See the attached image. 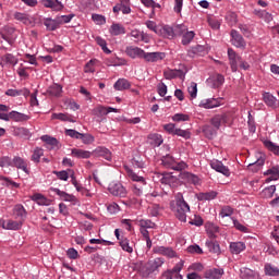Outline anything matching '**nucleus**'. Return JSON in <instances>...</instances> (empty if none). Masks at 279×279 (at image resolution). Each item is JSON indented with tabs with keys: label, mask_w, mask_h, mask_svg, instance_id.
<instances>
[{
	"label": "nucleus",
	"mask_w": 279,
	"mask_h": 279,
	"mask_svg": "<svg viewBox=\"0 0 279 279\" xmlns=\"http://www.w3.org/2000/svg\"><path fill=\"white\" fill-rule=\"evenodd\" d=\"M223 276V268H209L205 270L204 278L220 279Z\"/></svg>",
	"instance_id": "4468645a"
},
{
	"label": "nucleus",
	"mask_w": 279,
	"mask_h": 279,
	"mask_svg": "<svg viewBox=\"0 0 279 279\" xmlns=\"http://www.w3.org/2000/svg\"><path fill=\"white\" fill-rule=\"evenodd\" d=\"M125 53L126 56H129V58H132V60H136V58H140V60H144L145 58V50L136 46H128L125 48Z\"/></svg>",
	"instance_id": "423d86ee"
},
{
	"label": "nucleus",
	"mask_w": 279,
	"mask_h": 279,
	"mask_svg": "<svg viewBox=\"0 0 279 279\" xmlns=\"http://www.w3.org/2000/svg\"><path fill=\"white\" fill-rule=\"evenodd\" d=\"M1 62L2 64H12L13 66H16V64H19V59L12 53H7L1 57Z\"/></svg>",
	"instance_id": "e433bc0d"
},
{
	"label": "nucleus",
	"mask_w": 279,
	"mask_h": 279,
	"mask_svg": "<svg viewBox=\"0 0 279 279\" xmlns=\"http://www.w3.org/2000/svg\"><path fill=\"white\" fill-rule=\"evenodd\" d=\"M240 278L241 279H260V276L258 275V272L247 267H243L240 269Z\"/></svg>",
	"instance_id": "f3484780"
},
{
	"label": "nucleus",
	"mask_w": 279,
	"mask_h": 279,
	"mask_svg": "<svg viewBox=\"0 0 279 279\" xmlns=\"http://www.w3.org/2000/svg\"><path fill=\"white\" fill-rule=\"evenodd\" d=\"M92 19L96 25H106V16L101 14H93Z\"/></svg>",
	"instance_id": "680f3d73"
},
{
	"label": "nucleus",
	"mask_w": 279,
	"mask_h": 279,
	"mask_svg": "<svg viewBox=\"0 0 279 279\" xmlns=\"http://www.w3.org/2000/svg\"><path fill=\"white\" fill-rule=\"evenodd\" d=\"M193 38H195V32L190 31L186 32L183 36H182V45H191V41L193 40Z\"/></svg>",
	"instance_id": "6e6d98bb"
},
{
	"label": "nucleus",
	"mask_w": 279,
	"mask_h": 279,
	"mask_svg": "<svg viewBox=\"0 0 279 279\" xmlns=\"http://www.w3.org/2000/svg\"><path fill=\"white\" fill-rule=\"evenodd\" d=\"M14 32H16V29H14V27L4 26V27L0 31V36H1V38H3V40H5V41L9 43L10 45H12V39L10 38V36H12V35L14 34Z\"/></svg>",
	"instance_id": "393cba45"
},
{
	"label": "nucleus",
	"mask_w": 279,
	"mask_h": 279,
	"mask_svg": "<svg viewBox=\"0 0 279 279\" xmlns=\"http://www.w3.org/2000/svg\"><path fill=\"white\" fill-rule=\"evenodd\" d=\"M51 119H58L59 121H69L70 123H75V120L71 119V116L66 113H52Z\"/></svg>",
	"instance_id": "3c124183"
},
{
	"label": "nucleus",
	"mask_w": 279,
	"mask_h": 279,
	"mask_svg": "<svg viewBox=\"0 0 279 279\" xmlns=\"http://www.w3.org/2000/svg\"><path fill=\"white\" fill-rule=\"evenodd\" d=\"M43 156H45V150L40 147H36L33 151V155L31 157V160H33V162H40V158H43Z\"/></svg>",
	"instance_id": "a18cd8bd"
},
{
	"label": "nucleus",
	"mask_w": 279,
	"mask_h": 279,
	"mask_svg": "<svg viewBox=\"0 0 279 279\" xmlns=\"http://www.w3.org/2000/svg\"><path fill=\"white\" fill-rule=\"evenodd\" d=\"M40 140L46 144V145H50L51 149H56V147H58L59 143L58 138L49 136V135H43L40 137Z\"/></svg>",
	"instance_id": "ea45409f"
},
{
	"label": "nucleus",
	"mask_w": 279,
	"mask_h": 279,
	"mask_svg": "<svg viewBox=\"0 0 279 279\" xmlns=\"http://www.w3.org/2000/svg\"><path fill=\"white\" fill-rule=\"evenodd\" d=\"M171 210L179 221L186 223V213H191V206L184 201L182 193L175 195V203H171Z\"/></svg>",
	"instance_id": "f257e3e1"
},
{
	"label": "nucleus",
	"mask_w": 279,
	"mask_h": 279,
	"mask_svg": "<svg viewBox=\"0 0 279 279\" xmlns=\"http://www.w3.org/2000/svg\"><path fill=\"white\" fill-rule=\"evenodd\" d=\"M109 32L111 36H121L122 34H125V27L121 24H112Z\"/></svg>",
	"instance_id": "79ce46f5"
},
{
	"label": "nucleus",
	"mask_w": 279,
	"mask_h": 279,
	"mask_svg": "<svg viewBox=\"0 0 279 279\" xmlns=\"http://www.w3.org/2000/svg\"><path fill=\"white\" fill-rule=\"evenodd\" d=\"M187 252L189 254H204V251L197 244L190 245Z\"/></svg>",
	"instance_id": "338daca9"
},
{
	"label": "nucleus",
	"mask_w": 279,
	"mask_h": 279,
	"mask_svg": "<svg viewBox=\"0 0 279 279\" xmlns=\"http://www.w3.org/2000/svg\"><path fill=\"white\" fill-rule=\"evenodd\" d=\"M153 252L154 254H161V256H167L168 258H178V253L172 247L155 246Z\"/></svg>",
	"instance_id": "1a4fd4ad"
},
{
	"label": "nucleus",
	"mask_w": 279,
	"mask_h": 279,
	"mask_svg": "<svg viewBox=\"0 0 279 279\" xmlns=\"http://www.w3.org/2000/svg\"><path fill=\"white\" fill-rule=\"evenodd\" d=\"M158 178H160V182L161 184H169V186H171V184H173V182H175V178L171 174V173H161L158 174Z\"/></svg>",
	"instance_id": "a19ab883"
},
{
	"label": "nucleus",
	"mask_w": 279,
	"mask_h": 279,
	"mask_svg": "<svg viewBox=\"0 0 279 279\" xmlns=\"http://www.w3.org/2000/svg\"><path fill=\"white\" fill-rule=\"evenodd\" d=\"M50 191L59 195L63 202H75V196L73 194H69L64 191H60L58 187H51Z\"/></svg>",
	"instance_id": "a878e982"
},
{
	"label": "nucleus",
	"mask_w": 279,
	"mask_h": 279,
	"mask_svg": "<svg viewBox=\"0 0 279 279\" xmlns=\"http://www.w3.org/2000/svg\"><path fill=\"white\" fill-rule=\"evenodd\" d=\"M205 245L210 254H217V256L221 254V246L219 245V242L215 240H207Z\"/></svg>",
	"instance_id": "412c9836"
},
{
	"label": "nucleus",
	"mask_w": 279,
	"mask_h": 279,
	"mask_svg": "<svg viewBox=\"0 0 279 279\" xmlns=\"http://www.w3.org/2000/svg\"><path fill=\"white\" fill-rule=\"evenodd\" d=\"M108 191L109 193H111V195H114V197H125V195H128V190H125L123 184H121L120 182L110 183Z\"/></svg>",
	"instance_id": "20e7f679"
},
{
	"label": "nucleus",
	"mask_w": 279,
	"mask_h": 279,
	"mask_svg": "<svg viewBox=\"0 0 279 279\" xmlns=\"http://www.w3.org/2000/svg\"><path fill=\"white\" fill-rule=\"evenodd\" d=\"M210 167L218 173H222V175H226V178H230V169L228 167L223 166V162H221L219 160H213L210 162Z\"/></svg>",
	"instance_id": "f8f14e48"
},
{
	"label": "nucleus",
	"mask_w": 279,
	"mask_h": 279,
	"mask_svg": "<svg viewBox=\"0 0 279 279\" xmlns=\"http://www.w3.org/2000/svg\"><path fill=\"white\" fill-rule=\"evenodd\" d=\"M23 227V220L16 221V220H8L7 222V230H21Z\"/></svg>",
	"instance_id": "09e8293b"
},
{
	"label": "nucleus",
	"mask_w": 279,
	"mask_h": 279,
	"mask_svg": "<svg viewBox=\"0 0 279 279\" xmlns=\"http://www.w3.org/2000/svg\"><path fill=\"white\" fill-rule=\"evenodd\" d=\"M80 141H82L84 145H93V143H95V136L89 133H81Z\"/></svg>",
	"instance_id": "8fccbe9b"
},
{
	"label": "nucleus",
	"mask_w": 279,
	"mask_h": 279,
	"mask_svg": "<svg viewBox=\"0 0 279 279\" xmlns=\"http://www.w3.org/2000/svg\"><path fill=\"white\" fill-rule=\"evenodd\" d=\"M203 134L208 138L209 141H213L215 136H217V132H219L215 126L210 124H205L202 128Z\"/></svg>",
	"instance_id": "6ab92c4d"
},
{
	"label": "nucleus",
	"mask_w": 279,
	"mask_h": 279,
	"mask_svg": "<svg viewBox=\"0 0 279 279\" xmlns=\"http://www.w3.org/2000/svg\"><path fill=\"white\" fill-rule=\"evenodd\" d=\"M274 193H276V185H270L268 187H265L263 191V195L268 198L274 197Z\"/></svg>",
	"instance_id": "0e129e2a"
},
{
	"label": "nucleus",
	"mask_w": 279,
	"mask_h": 279,
	"mask_svg": "<svg viewBox=\"0 0 279 279\" xmlns=\"http://www.w3.org/2000/svg\"><path fill=\"white\" fill-rule=\"evenodd\" d=\"M72 156H74V158L87 159L93 156V153L88 150L80 149V148H73Z\"/></svg>",
	"instance_id": "c756f323"
},
{
	"label": "nucleus",
	"mask_w": 279,
	"mask_h": 279,
	"mask_svg": "<svg viewBox=\"0 0 279 279\" xmlns=\"http://www.w3.org/2000/svg\"><path fill=\"white\" fill-rule=\"evenodd\" d=\"M221 106L220 98H208L199 102V108H205V110H210L213 108H219Z\"/></svg>",
	"instance_id": "9d476101"
},
{
	"label": "nucleus",
	"mask_w": 279,
	"mask_h": 279,
	"mask_svg": "<svg viewBox=\"0 0 279 279\" xmlns=\"http://www.w3.org/2000/svg\"><path fill=\"white\" fill-rule=\"evenodd\" d=\"M234 214V209L230 206H223L220 210L219 216L222 219H226V217H232V215Z\"/></svg>",
	"instance_id": "5fc2aeb1"
},
{
	"label": "nucleus",
	"mask_w": 279,
	"mask_h": 279,
	"mask_svg": "<svg viewBox=\"0 0 279 279\" xmlns=\"http://www.w3.org/2000/svg\"><path fill=\"white\" fill-rule=\"evenodd\" d=\"M181 180H185L186 182H190L191 184H199V177L195 175L191 172L181 173Z\"/></svg>",
	"instance_id": "72a5a7b5"
},
{
	"label": "nucleus",
	"mask_w": 279,
	"mask_h": 279,
	"mask_svg": "<svg viewBox=\"0 0 279 279\" xmlns=\"http://www.w3.org/2000/svg\"><path fill=\"white\" fill-rule=\"evenodd\" d=\"M264 272L265 276L277 278L279 276V268L271 265L270 263H267L264 265Z\"/></svg>",
	"instance_id": "cd10ccee"
},
{
	"label": "nucleus",
	"mask_w": 279,
	"mask_h": 279,
	"mask_svg": "<svg viewBox=\"0 0 279 279\" xmlns=\"http://www.w3.org/2000/svg\"><path fill=\"white\" fill-rule=\"evenodd\" d=\"M187 93L192 97V99H195L197 97V83L192 82L191 86L187 88Z\"/></svg>",
	"instance_id": "69168bd1"
},
{
	"label": "nucleus",
	"mask_w": 279,
	"mask_h": 279,
	"mask_svg": "<svg viewBox=\"0 0 279 279\" xmlns=\"http://www.w3.org/2000/svg\"><path fill=\"white\" fill-rule=\"evenodd\" d=\"M10 119L16 122L29 121V116L21 113L19 111H11Z\"/></svg>",
	"instance_id": "473e14b6"
},
{
	"label": "nucleus",
	"mask_w": 279,
	"mask_h": 279,
	"mask_svg": "<svg viewBox=\"0 0 279 279\" xmlns=\"http://www.w3.org/2000/svg\"><path fill=\"white\" fill-rule=\"evenodd\" d=\"M92 156L95 158H104L105 160H112V153L110 149L104 147V146H98L95 150L92 151Z\"/></svg>",
	"instance_id": "0eeeda50"
},
{
	"label": "nucleus",
	"mask_w": 279,
	"mask_h": 279,
	"mask_svg": "<svg viewBox=\"0 0 279 279\" xmlns=\"http://www.w3.org/2000/svg\"><path fill=\"white\" fill-rule=\"evenodd\" d=\"M229 247L231 254H241V252H245V244L243 242H231Z\"/></svg>",
	"instance_id": "2f4dec72"
},
{
	"label": "nucleus",
	"mask_w": 279,
	"mask_h": 279,
	"mask_svg": "<svg viewBox=\"0 0 279 279\" xmlns=\"http://www.w3.org/2000/svg\"><path fill=\"white\" fill-rule=\"evenodd\" d=\"M228 58L232 73H236V71H239V64L243 59L241 58V56L236 54V52L232 48L228 49Z\"/></svg>",
	"instance_id": "7ed1b4c3"
},
{
	"label": "nucleus",
	"mask_w": 279,
	"mask_h": 279,
	"mask_svg": "<svg viewBox=\"0 0 279 279\" xmlns=\"http://www.w3.org/2000/svg\"><path fill=\"white\" fill-rule=\"evenodd\" d=\"M44 25L47 27L49 32H56V29H58V27L62 25V21L58 20V17L56 20L48 17L44 21Z\"/></svg>",
	"instance_id": "aec40b11"
},
{
	"label": "nucleus",
	"mask_w": 279,
	"mask_h": 279,
	"mask_svg": "<svg viewBox=\"0 0 279 279\" xmlns=\"http://www.w3.org/2000/svg\"><path fill=\"white\" fill-rule=\"evenodd\" d=\"M264 145L266 149H268L269 151H272V154H275L276 156L279 155V146L276 145L274 142L265 141Z\"/></svg>",
	"instance_id": "603ef678"
},
{
	"label": "nucleus",
	"mask_w": 279,
	"mask_h": 279,
	"mask_svg": "<svg viewBox=\"0 0 279 279\" xmlns=\"http://www.w3.org/2000/svg\"><path fill=\"white\" fill-rule=\"evenodd\" d=\"M13 216L23 222L25 221V219H27V210H25V207L23 205L17 204L13 208Z\"/></svg>",
	"instance_id": "2eb2a0df"
},
{
	"label": "nucleus",
	"mask_w": 279,
	"mask_h": 279,
	"mask_svg": "<svg viewBox=\"0 0 279 279\" xmlns=\"http://www.w3.org/2000/svg\"><path fill=\"white\" fill-rule=\"evenodd\" d=\"M131 84L130 81L125 80V78H119L114 85L113 88L116 90H128V88H130Z\"/></svg>",
	"instance_id": "c9c22d12"
},
{
	"label": "nucleus",
	"mask_w": 279,
	"mask_h": 279,
	"mask_svg": "<svg viewBox=\"0 0 279 279\" xmlns=\"http://www.w3.org/2000/svg\"><path fill=\"white\" fill-rule=\"evenodd\" d=\"M219 195L217 191H210V192H201L197 194L198 202H210V199H215Z\"/></svg>",
	"instance_id": "bb28decb"
},
{
	"label": "nucleus",
	"mask_w": 279,
	"mask_h": 279,
	"mask_svg": "<svg viewBox=\"0 0 279 279\" xmlns=\"http://www.w3.org/2000/svg\"><path fill=\"white\" fill-rule=\"evenodd\" d=\"M92 114L96 118L97 123H101V121H106V116H108V108L98 105L92 110Z\"/></svg>",
	"instance_id": "6e6552de"
},
{
	"label": "nucleus",
	"mask_w": 279,
	"mask_h": 279,
	"mask_svg": "<svg viewBox=\"0 0 279 279\" xmlns=\"http://www.w3.org/2000/svg\"><path fill=\"white\" fill-rule=\"evenodd\" d=\"M209 84H211L213 88H220V86H223V83L226 82V77L222 74H216L208 78Z\"/></svg>",
	"instance_id": "4be33fe9"
},
{
	"label": "nucleus",
	"mask_w": 279,
	"mask_h": 279,
	"mask_svg": "<svg viewBox=\"0 0 279 279\" xmlns=\"http://www.w3.org/2000/svg\"><path fill=\"white\" fill-rule=\"evenodd\" d=\"M263 99L265 104L268 105L270 108H274V106H276V97H274V95L265 93L263 95Z\"/></svg>",
	"instance_id": "864d4df0"
},
{
	"label": "nucleus",
	"mask_w": 279,
	"mask_h": 279,
	"mask_svg": "<svg viewBox=\"0 0 279 279\" xmlns=\"http://www.w3.org/2000/svg\"><path fill=\"white\" fill-rule=\"evenodd\" d=\"M106 66H125L128 60L119 57H111L105 60Z\"/></svg>",
	"instance_id": "a211bd4d"
},
{
	"label": "nucleus",
	"mask_w": 279,
	"mask_h": 279,
	"mask_svg": "<svg viewBox=\"0 0 279 279\" xmlns=\"http://www.w3.org/2000/svg\"><path fill=\"white\" fill-rule=\"evenodd\" d=\"M145 25L150 29V32L157 34V36L160 34V26L156 25V22L148 20L146 21Z\"/></svg>",
	"instance_id": "13d9d810"
},
{
	"label": "nucleus",
	"mask_w": 279,
	"mask_h": 279,
	"mask_svg": "<svg viewBox=\"0 0 279 279\" xmlns=\"http://www.w3.org/2000/svg\"><path fill=\"white\" fill-rule=\"evenodd\" d=\"M31 199L36 202L39 206H49V199L43 196V194H34Z\"/></svg>",
	"instance_id": "c03bdc74"
},
{
	"label": "nucleus",
	"mask_w": 279,
	"mask_h": 279,
	"mask_svg": "<svg viewBox=\"0 0 279 279\" xmlns=\"http://www.w3.org/2000/svg\"><path fill=\"white\" fill-rule=\"evenodd\" d=\"M230 36L231 45H233V47H236L238 49H245L247 44L241 34H239L235 29H232Z\"/></svg>",
	"instance_id": "39448f33"
},
{
	"label": "nucleus",
	"mask_w": 279,
	"mask_h": 279,
	"mask_svg": "<svg viewBox=\"0 0 279 279\" xmlns=\"http://www.w3.org/2000/svg\"><path fill=\"white\" fill-rule=\"evenodd\" d=\"M119 244L120 247H122L123 252H128V254H132V252H134V248L130 246V240L128 238L122 236Z\"/></svg>",
	"instance_id": "de8ad7c7"
},
{
	"label": "nucleus",
	"mask_w": 279,
	"mask_h": 279,
	"mask_svg": "<svg viewBox=\"0 0 279 279\" xmlns=\"http://www.w3.org/2000/svg\"><path fill=\"white\" fill-rule=\"evenodd\" d=\"M161 265H165V259L157 257V258L148 262L147 269L150 274H154V271H158V269H160Z\"/></svg>",
	"instance_id": "b1692460"
},
{
	"label": "nucleus",
	"mask_w": 279,
	"mask_h": 279,
	"mask_svg": "<svg viewBox=\"0 0 279 279\" xmlns=\"http://www.w3.org/2000/svg\"><path fill=\"white\" fill-rule=\"evenodd\" d=\"M189 119H191L189 114L184 113H177L172 117V120L177 121L178 123H180V121H189Z\"/></svg>",
	"instance_id": "774afa93"
},
{
	"label": "nucleus",
	"mask_w": 279,
	"mask_h": 279,
	"mask_svg": "<svg viewBox=\"0 0 279 279\" xmlns=\"http://www.w3.org/2000/svg\"><path fill=\"white\" fill-rule=\"evenodd\" d=\"M44 8H50L54 12H61L64 10V4L58 0H43Z\"/></svg>",
	"instance_id": "dca6fc26"
},
{
	"label": "nucleus",
	"mask_w": 279,
	"mask_h": 279,
	"mask_svg": "<svg viewBox=\"0 0 279 279\" xmlns=\"http://www.w3.org/2000/svg\"><path fill=\"white\" fill-rule=\"evenodd\" d=\"M131 163L135 169H143L145 167V161H143V158H141V156L133 157L131 159Z\"/></svg>",
	"instance_id": "4d7b16f0"
},
{
	"label": "nucleus",
	"mask_w": 279,
	"mask_h": 279,
	"mask_svg": "<svg viewBox=\"0 0 279 279\" xmlns=\"http://www.w3.org/2000/svg\"><path fill=\"white\" fill-rule=\"evenodd\" d=\"M12 162V167H16V169H22L24 173L29 174V170L27 169V162H25V159L21 157H14Z\"/></svg>",
	"instance_id": "5701e85b"
},
{
	"label": "nucleus",
	"mask_w": 279,
	"mask_h": 279,
	"mask_svg": "<svg viewBox=\"0 0 279 279\" xmlns=\"http://www.w3.org/2000/svg\"><path fill=\"white\" fill-rule=\"evenodd\" d=\"M158 36H162L163 38H174L175 32H173V27L165 25L160 26Z\"/></svg>",
	"instance_id": "c85d7f7f"
},
{
	"label": "nucleus",
	"mask_w": 279,
	"mask_h": 279,
	"mask_svg": "<svg viewBox=\"0 0 279 279\" xmlns=\"http://www.w3.org/2000/svg\"><path fill=\"white\" fill-rule=\"evenodd\" d=\"M189 165H186V162L184 161H174V165L172 167L173 171H184V169H187Z\"/></svg>",
	"instance_id": "e2e57ef3"
},
{
	"label": "nucleus",
	"mask_w": 279,
	"mask_h": 279,
	"mask_svg": "<svg viewBox=\"0 0 279 279\" xmlns=\"http://www.w3.org/2000/svg\"><path fill=\"white\" fill-rule=\"evenodd\" d=\"M14 19H15V21H21L25 25H27L29 23V17H27V14H25V13L16 12V13H14Z\"/></svg>",
	"instance_id": "052dcab7"
},
{
	"label": "nucleus",
	"mask_w": 279,
	"mask_h": 279,
	"mask_svg": "<svg viewBox=\"0 0 279 279\" xmlns=\"http://www.w3.org/2000/svg\"><path fill=\"white\" fill-rule=\"evenodd\" d=\"M167 54L165 52H144L145 62H159V60H165Z\"/></svg>",
	"instance_id": "ddd939ff"
},
{
	"label": "nucleus",
	"mask_w": 279,
	"mask_h": 279,
	"mask_svg": "<svg viewBox=\"0 0 279 279\" xmlns=\"http://www.w3.org/2000/svg\"><path fill=\"white\" fill-rule=\"evenodd\" d=\"M263 165H265V159L259 158L255 162L250 163L247 168L250 169V171H253L254 173H256L257 171H260V168L263 167Z\"/></svg>",
	"instance_id": "49530a36"
},
{
	"label": "nucleus",
	"mask_w": 279,
	"mask_h": 279,
	"mask_svg": "<svg viewBox=\"0 0 279 279\" xmlns=\"http://www.w3.org/2000/svg\"><path fill=\"white\" fill-rule=\"evenodd\" d=\"M230 112L218 113L209 120V123L219 131L221 129V125H226L228 121H230Z\"/></svg>",
	"instance_id": "f03ea898"
},
{
	"label": "nucleus",
	"mask_w": 279,
	"mask_h": 279,
	"mask_svg": "<svg viewBox=\"0 0 279 279\" xmlns=\"http://www.w3.org/2000/svg\"><path fill=\"white\" fill-rule=\"evenodd\" d=\"M124 170L126 175H129L133 182H142V184H145V178L138 177V174H136L129 166H124Z\"/></svg>",
	"instance_id": "7c9ffc66"
},
{
	"label": "nucleus",
	"mask_w": 279,
	"mask_h": 279,
	"mask_svg": "<svg viewBox=\"0 0 279 279\" xmlns=\"http://www.w3.org/2000/svg\"><path fill=\"white\" fill-rule=\"evenodd\" d=\"M185 76H186V72L182 70L168 69L163 71V77L166 80H175V77H179V80H184Z\"/></svg>",
	"instance_id": "9b49d317"
},
{
	"label": "nucleus",
	"mask_w": 279,
	"mask_h": 279,
	"mask_svg": "<svg viewBox=\"0 0 279 279\" xmlns=\"http://www.w3.org/2000/svg\"><path fill=\"white\" fill-rule=\"evenodd\" d=\"M174 136H181L182 138L189 140L191 138V132L189 130L177 129L174 131Z\"/></svg>",
	"instance_id": "bf43d9fd"
},
{
	"label": "nucleus",
	"mask_w": 279,
	"mask_h": 279,
	"mask_svg": "<svg viewBox=\"0 0 279 279\" xmlns=\"http://www.w3.org/2000/svg\"><path fill=\"white\" fill-rule=\"evenodd\" d=\"M47 93L50 95V97H60L62 94V86L59 84H53L48 87Z\"/></svg>",
	"instance_id": "58836bf2"
},
{
	"label": "nucleus",
	"mask_w": 279,
	"mask_h": 279,
	"mask_svg": "<svg viewBox=\"0 0 279 279\" xmlns=\"http://www.w3.org/2000/svg\"><path fill=\"white\" fill-rule=\"evenodd\" d=\"M264 175H270L266 179V182H274V180H279V170L276 167L268 169Z\"/></svg>",
	"instance_id": "4c0bfd02"
},
{
	"label": "nucleus",
	"mask_w": 279,
	"mask_h": 279,
	"mask_svg": "<svg viewBox=\"0 0 279 279\" xmlns=\"http://www.w3.org/2000/svg\"><path fill=\"white\" fill-rule=\"evenodd\" d=\"M175 163V158L171 155H166L161 158V165L166 167V169H173V165Z\"/></svg>",
	"instance_id": "37998d69"
},
{
	"label": "nucleus",
	"mask_w": 279,
	"mask_h": 279,
	"mask_svg": "<svg viewBox=\"0 0 279 279\" xmlns=\"http://www.w3.org/2000/svg\"><path fill=\"white\" fill-rule=\"evenodd\" d=\"M14 136H19L20 138H31L32 133L29 132V129L25 128H15L13 131Z\"/></svg>",
	"instance_id": "f704fd0d"
}]
</instances>
